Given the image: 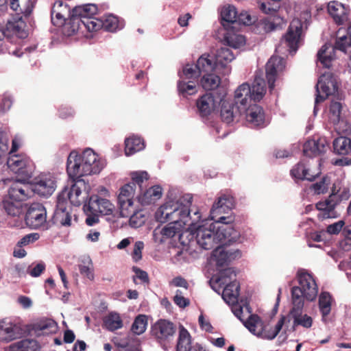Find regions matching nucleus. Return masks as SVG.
Returning <instances> with one entry per match:
<instances>
[{
	"mask_svg": "<svg viewBox=\"0 0 351 351\" xmlns=\"http://www.w3.org/2000/svg\"><path fill=\"white\" fill-rule=\"evenodd\" d=\"M234 217L232 215L219 217L208 227L198 226L193 233L198 245L203 250H208L219 245H228L236 242L240 237L239 231L234 229L232 222Z\"/></svg>",
	"mask_w": 351,
	"mask_h": 351,
	"instance_id": "1",
	"label": "nucleus"
},
{
	"mask_svg": "<svg viewBox=\"0 0 351 351\" xmlns=\"http://www.w3.org/2000/svg\"><path fill=\"white\" fill-rule=\"evenodd\" d=\"M298 280L300 286H295L291 289L293 307L290 315L293 319L292 330L295 331L298 326L305 328L312 326L313 319L306 314H302L304 306V298L313 301L317 295V287L313 276L305 271L298 272Z\"/></svg>",
	"mask_w": 351,
	"mask_h": 351,
	"instance_id": "2",
	"label": "nucleus"
},
{
	"mask_svg": "<svg viewBox=\"0 0 351 351\" xmlns=\"http://www.w3.org/2000/svg\"><path fill=\"white\" fill-rule=\"evenodd\" d=\"M344 53L351 52V25L347 29L340 27L336 32V38L333 46L324 45L317 53V60L322 66L329 69L335 60V51Z\"/></svg>",
	"mask_w": 351,
	"mask_h": 351,
	"instance_id": "3",
	"label": "nucleus"
},
{
	"mask_svg": "<svg viewBox=\"0 0 351 351\" xmlns=\"http://www.w3.org/2000/svg\"><path fill=\"white\" fill-rule=\"evenodd\" d=\"M232 312L250 332L258 337L269 340L274 339L278 335L286 320V317L282 315L275 328L272 330H267L263 321L258 315L251 314L246 320H244L241 317L243 308L240 306H234Z\"/></svg>",
	"mask_w": 351,
	"mask_h": 351,
	"instance_id": "4",
	"label": "nucleus"
},
{
	"mask_svg": "<svg viewBox=\"0 0 351 351\" xmlns=\"http://www.w3.org/2000/svg\"><path fill=\"white\" fill-rule=\"evenodd\" d=\"M266 93L265 80L257 74L252 86L247 83L240 85L234 92V100L237 104H248L252 101H259Z\"/></svg>",
	"mask_w": 351,
	"mask_h": 351,
	"instance_id": "5",
	"label": "nucleus"
},
{
	"mask_svg": "<svg viewBox=\"0 0 351 351\" xmlns=\"http://www.w3.org/2000/svg\"><path fill=\"white\" fill-rule=\"evenodd\" d=\"M176 330L173 322L160 319L152 326L150 334L165 350H167L173 344Z\"/></svg>",
	"mask_w": 351,
	"mask_h": 351,
	"instance_id": "6",
	"label": "nucleus"
},
{
	"mask_svg": "<svg viewBox=\"0 0 351 351\" xmlns=\"http://www.w3.org/2000/svg\"><path fill=\"white\" fill-rule=\"evenodd\" d=\"M315 88V105L324 101L330 95L334 96L338 100L343 99V94L339 90L336 76L330 72H326L319 77Z\"/></svg>",
	"mask_w": 351,
	"mask_h": 351,
	"instance_id": "7",
	"label": "nucleus"
},
{
	"mask_svg": "<svg viewBox=\"0 0 351 351\" xmlns=\"http://www.w3.org/2000/svg\"><path fill=\"white\" fill-rule=\"evenodd\" d=\"M191 202L192 197L189 195H187L186 197H183L182 199L178 200V204L176 205L169 221L182 228L185 226H189L191 228L192 226H194L195 225V221H198L201 216L199 211H195L194 213L195 217L192 219L189 209Z\"/></svg>",
	"mask_w": 351,
	"mask_h": 351,
	"instance_id": "8",
	"label": "nucleus"
},
{
	"mask_svg": "<svg viewBox=\"0 0 351 351\" xmlns=\"http://www.w3.org/2000/svg\"><path fill=\"white\" fill-rule=\"evenodd\" d=\"M7 165L11 171L17 174L23 181H27L32 176L35 169L33 161L25 154L9 156Z\"/></svg>",
	"mask_w": 351,
	"mask_h": 351,
	"instance_id": "9",
	"label": "nucleus"
},
{
	"mask_svg": "<svg viewBox=\"0 0 351 351\" xmlns=\"http://www.w3.org/2000/svg\"><path fill=\"white\" fill-rule=\"evenodd\" d=\"M239 114H245L246 121L252 128H263L265 126V116L263 108L256 104L241 105L237 104Z\"/></svg>",
	"mask_w": 351,
	"mask_h": 351,
	"instance_id": "10",
	"label": "nucleus"
},
{
	"mask_svg": "<svg viewBox=\"0 0 351 351\" xmlns=\"http://www.w3.org/2000/svg\"><path fill=\"white\" fill-rule=\"evenodd\" d=\"M225 97V94L214 93H207L201 96L196 101L199 115L202 117L210 115L216 108H217Z\"/></svg>",
	"mask_w": 351,
	"mask_h": 351,
	"instance_id": "11",
	"label": "nucleus"
},
{
	"mask_svg": "<svg viewBox=\"0 0 351 351\" xmlns=\"http://www.w3.org/2000/svg\"><path fill=\"white\" fill-rule=\"evenodd\" d=\"M34 194L36 193L42 197H49L53 194L56 188V181L53 176L50 173L40 174L31 182Z\"/></svg>",
	"mask_w": 351,
	"mask_h": 351,
	"instance_id": "12",
	"label": "nucleus"
},
{
	"mask_svg": "<svg viewBox=\"0 0 351 351\" xmlns=\"http://www.w3.org/2000/svg\"><path fill=\"white\" fill-rule=\"evenodd\" d=\"M113 204L107 199L93 195L89 197L87 203L84 205L85 213H98L108 215L112 213Z\"/></svg>",
	"mask_w": 351,
	"mask_h": 351,
	"instance_id": "13",
	"label": "nucleus"
},
{
	"mask_svg": "<svg viewBox=\"0 0 351 351\" xmlns=\"http://www.w3.org/2000/svg\"><path fill=\"white\" fill-rule=\"evenodd\" d=\"M25 222L31 228L37 229L44 226L47 221V211L39 203L32 204L25 215Z\"/></svg>",
	"mask_w": 351,
	"mask_h": 351,
	"instance_id": "14",
	"label": "nucleus"
},
{
	"mask_svg": "<svg viewBox=\"0 0 351 351\" xmlns=\"http://www.w3.org/2000/svg\"><path fill=\"white\" fill-rule=\"evenodd\" d=\"M53 223L64 226H71V215L69 210L66 198H64V193L59 194L57 197L56 208L52 217Z\"/></svg>",
	"mask_w": 351,
	"mask_h": 351,
	"instance_id": "15",
	"label": "nucleus"
},
{
	"mask_svg": "<svg viewBox=\"0 0 351 351\" xmlns=\"http://www.w3.org/2000/svg\"><path fill=\"white\" fill-rule=\"evenodd\" d=\"M81 158V162L86 172L87 176L99 173L104 167L103 162L98 158V156L91 149H85L82 154H79Z\"/></svg>",
	"mask_w": 351,
	"mask_h": 351,
	"instance_id": "16",
	"label": "nucleus"
},
{
	"mask_svg": "<svg viewBox=\"0 0 351 351\" xmlns=\"http://www.w3.org/2000/svg\"><path fill=\"white\" fill-rule=\"evenodd\" d=\"M34 195L31 183L21 180L14 182L8 190V197L11 199L17 200L21 203L27 200Z\"/></svg>",
	"mask_w": 351,
	"mask_h": 351,
	"instance_id": "17",
	"label": "nucleus"
},
{
	"mask_svg": "<svg viewBox=\"0 0 351 351\" xmlns=\"http://www.w3.org/2000/svg\"><path fill=\"white\" fill-rule=\"evenodd\" d=\"M72 184L70 191H62L60 194L64 193V198L66 196L69 198L70 202L76 206L81 205L83 198L81 197L82 192L88 193L90 186L88 183L86 182L84 180H74L71 179Z\"/></svg>",
	"mask_w": 351,
	"mask_h": 351,
	"instance_id": "18",
	"label": "nucleus"
},
{
	"mask_svg": "<svg viewBox=\"0 0 351 351\" xmlns=\"http://www.w3.org/2000/svg\"><path fill=\"white\" fill-rule=\"evenodd\" d=\"M285 66L282 58L278 56H272L265 65L266 78L269 88L272 90L275 87L277 76L283 71Z\"/></svg>",
	"mask_w": 351,
	"mask_h": 351,
	"instance_id": "19",
	"label": "nucleus"
},
{
	"mask_svg": "<svg viewBox=\"0 0 351 351\" xmlns=\"http://www.w3.org/2000/svg\"><path fill=\"white\" fill-rule=\"evenodd\" d=\"M338 204L336 199V194L332 192L328 198L323 201L318 202L315 207L319 211L317 218L320 221H323L329 218L337 217V213L335 207Z\"/></svg>",
	"mask_w": 351,
	"mask_h": 351,
	"instance_id": "20",
	"label": "nucleus"
},
{
	"mask_svg": "<svg viewBox=\"0 0 351 351\" xmlns=\"http://www.w3.org/2000/svg\"><path fill=\"white\" fill-rule=\"evenodd\" d=\"M302 32L301 22L299 20L292 21L282 39V42L289 48L290 51L295 52L298 50Z\"/></svg>",
	"mask_w": 351,
	"mask_h": 351,
	"instance_id": "21",
	"label": "nucleus"
},
{
	"mask_svg": "<svg viewBox=\"0 0 351 351\" xmlns=\"http://www.w3.org/2000/svg\"><path fill=\"white\" fill-rule=\"evenodd\" d=\"M342 105L340 101H332L329 106V118L335 125V129L339 134H347L350 131V127L341 119Z\"/></svg>",
	"mask_w": 351,
	"mask_h": 351,
	"instance_id": "22",
	"label": "nucleus"
},
{
	"mask_svg": "<svg viewBox=\"0 0 351 351\" xmlns=\"http://www.w3.org/2000/svg\"><path fill=\"white\" fill-rule=\"evenodd\" d=\"M82 165L80 155L77 152L72 151L66 161V173L70 179L83 180L82 178L87 176Z\"/></svg>",
	"mask_w": 351,
	"mask_h": 351,
	"instance_id": "23",
	"label": "nucleus"
},
{
	"mask_svg": "<svg viewBox=\"0 0 351 351\" xmlns=\"http://www.w3.org/2000/svg\"><path fill=\"white\" fill-rule=\"evenodd\" d=\"M71 14L70 8L67 4L60 0H57L51 8V22L55 26L62 27L64 25Z\"/></svg>",
	"mask_w": 351,
	"mask_h": 351,
	"instance_id": "24",
	"label": "nucleus"
},
{
	"mask_svg": "<svg viewBox=\"0 0 351 351\" xmlns=\"http://www.w3.org/2000/svg\"><path fill=\"white\" fill-rule=\"evenodd\" d=\"M329 143L325 137L310 139L303 145V153L306 156L313 158L325 153Z\"/></svg>",
	"mask_w": 351,
	"mask_h": 351,
	"instance_id": "25",
	"label": "nucleus"
},
{
	"mask_svg": "<svg viewBox=\"0 0 351 351\" xmlns=\"http://www.w3.org/2000/svg\"><path fill=\"white\" fill-rule=\"evenodd\" d=\"M328 12L338 25L349 22L350 8L341 3L330 1L328 5Z\"/></svg>",
	"mask_w": 351,
	"mask_h": 351,
	"instance_id": "26",
	"label": "nucleus"
},
{
	"mask_svg": "<svg viewBox=\"0 0 351 351\" xmlns=\"http://www.w3.org/2000/svg\"><path fill=\"white\" fill-rule=\"evenodd\" d=\"M218 268L228 265L230 261L241 256L239 250H226L220 245L213 252Z\"/></svg>",
	"mask_w": 351,
	"mask_h": 351,
	"instance_id": "27",
	"label": "nucleus"
},
{
	"mask_svg": "<svg viewBox=\"0 0 351 351\" xmlns=\"http://www.w3.org/2000/svg\"><path fill=\"white\" fill-rule=\"evenodd\" d=\"M30 19H25L24 16L16 15L12 20L8 21L5 27L8 37L15 35L19 38H25L27 36L25 31L26 23L30 22Z\"/></svg>",
	"mask_w": 351,
	"mask_h": 351,
	"instance_id": "28",
	"label": "nucleus"
},
{
	"mask_svg": "<svg viewBox=\"0 0 351 351\" xmlns=\"http://www.w3.org/2000/svg\"><path fill=\"white\" fill-rule=\"evenodd\" d=\"M22 328L16 324L5 321L0 322V341L8 343L20 338Z\"/></svg>",
	"mask_w": 351,
	"mask_h": 351,
	"instance_id": "29",
	"label": "nucleus"
},
{
	"mask_svg": "<svg viewBox=\"0 0 351 351\" xmlns=\"http://www.w3.org/2000/svg\"><path fill=\"white\" fill-rule=\"evenodd\" d=\"M234 204L233 197L223 195L219 197L210 210V215L213 220L218 219L217 216L221 213H226L232 209Z\"/></svg>",
	"mask_w": 351,
	"mask_h": 351,
	"instance_id": "30",
	"label": "nucleus"
},
{
	"mask_svg": "<svg viewBox=\"0 0 351 351\" xmlns=\"http://www.w3.org/2000/svg\"><path fill=\"white\" fill-rule=\"evenodd\" d=\"M92 22H88L87 19H82V18L78 16V14H75L73 13V10H72L71 14L70 16L67 19L66 25L69 28V34H74L79 30H82L83 29H86L88 32H93L90 26H92Z\"/></svg>",
	"mask_w": 351,
	"mask_h": 351,
	"instance_id": "31",
	"label": "nucleus"
},
{
	"mask_svg": "<svg viewBox=\"0 0 351 351\" xmlns=\"http://www.w3.org/2000/svg\"><path fill=\"white\" fill-rule=\"evenodd\" d=\"M182 228V227L169 221V223L160 230L156 229L154 231V241L159 243H162L166 239L172 238L177 234H180Z\"/></svg>",
	"mask_w": 351,
	"mask_h": 351,
	"instance_id": "32",
	"label": "nucleus"
},
{
	"mask_svg": "<svg viewBox=\"0 0 351 351\" xmlns=\"http://www.w3.org/2000/svg\"><path fill=\"white\" fill-rule=\"evenodd\" d=\"M137 198L141 205H149L154 204L162 196V188L159 186H154L144 192H140Z\"/></svg>",
	"mask_w": 351,
	"mask_h": 351,
	"instance_id": "33",
	"label": "nucleus"
},
{
	"mask_svg": "<svg viewBox=\"0 0 351 351\" xmlns=\"http://www.w3.org/2000/svg\"><path fill=\"white\" fill-rule=\"evenodd\" d=\"M119 25V20L117 17L113 15L106 16L104 20L98 19L93 21L92 26H90L93 32H96L101 29H104L108 32H114Z\"/></svg>",
	"mask_w": 351,
	"mask_h": 351,
	"instance_id": "34",
	"label": "nucleus"
},
{
	"mask_svg": "<svg viewBox=\"0 0 351 351\" xmlns=\"http://www.w3.org/2000/svg\"><path fill=\"white\" fill-rule=\"evenodd\" d=\"M73 10L75 14H78L82 19H84V18H86L88 22L95 21L98 19V18L95 16L98 12V8L96 4L88 3L77 5L75 6Z\"/></svg>",
	"mask_w": 351,
	"mask_h": 351,
	"instance_id": "35",
	"label": "nucleus"
},
{
	"mask_svg": "<svg viewBox=\"0 0 351 351\" xmlns=\"http://www.w3.org/2000/svg\"><path fill=\"white\" fill-rule=\"evenodd\" d=\"M309 171V169L304 162H299L291 169L290 174L294 179L301 180H306L311 182L315 180L319 174V173L311 174Z\"/></svg>",
	"mask_w": 351,
	"mask_h": 351,
	"instance_id": "36",
	"label": "nucleus"
},
{
	"mask_svg": "<svg viewBox=\"0 0 351 351\" xmlns=\"http://www.w3.org/2000/svg\"><path fill=\"white\" fill-rule=\"evenodd\" d=\"M234 59L232 51L227 47H223L217 50L215 55V64L221 68L226 69V73L228 74L230 69L226 66Z\"/></svg>",
	"mask_w": 351,
	"mask_h": 351,
	"instance_id": "37",
	"label": "nucleus"
},
{
	"mask_svg": "<svg viewBox=\"0 0 351 351\" xmlns=\"http://www.w3.org/2000/svg\"><path fill=\"white\" fill-rule=\"evenodd\" d=\"M221 104V117L223 122L230 123L232 122L239 114L241 115L237 108L238 105L236 103L235 106L233 104L224 100L223 98Z\"/></svg>",
	"mask_w": 351,
	"mask_h": 351,
	"instance_id": "38",
	"label": "nucleus"
},
{
	"mask_svg": "<svg viewBox=\"0 0 351 351\" xmlns=\"http://www.w3.org/2000/svg\"><path fill=\"white\" fill-rule=\"evenodd\" d=\"M222 298L228 304H234L237 302L239 295V284L237 280H233L225 284Z\"/></svg>",
	"mask_w": 351,
	"mask_h": 351,
	"instance_id": "39",
	"label": "nucleus"
},
{
	"mask_svg": "<svg viewBox=\"0 0 351 351\" xmlns=\"http://www.w3.org/2000/svg\"><path fill=\"white\" fill-rule=\"evenodd\" d=\"M195 68L197 69L200 73H210L215 69H218L219 66L215 64V56L213 57L208 54H203L197 60Z\"/></svg>",
	"mask_w": 351,
	"mask_h": 351,
	"instance_id": "40",
	"label": "nucleus"
},
{
	"mask_svg": "<svg viewBox=\"0 0 351 351\" xmlns=\"http://www.w3.org/2000/svg\"><path fill=\"white\" fill-rule=\"evenodd\" d=\"M10 348L11 351H40V346L37 341L25 339L12 343Z\"/></svg>",
	"mask_w": 351,
	"mask_h": 351,
	"instance_id": "41",
	"label": "nucleus"
},
{
	"mask_svg": "<svg viewBox=\"0 0 351 351\" xmlns=\"http://www.w3.org/2000/svg\"><path fill=\"white\" fill-rule=\"evenodd\" d=\"M125 153L130 156L142 150L145 147L143 140L138 136H132L125 141Z\"/></svg>",
	"mask_w": 351,
	"mask_h": 351,
	"instance_id": "42",
	"label": "nucleus"
},
{
	"mask_svg": "<svg viewBox=\"0 0 351 351\" xmlns=\"http://www.w3.org/2000/svg\"><path fill=\"white\" fill-rule=\"evenodd\" d=\"M334 152L339 155H347L351 152V139L339 136L333 141Z\"/></svg>",
	"mask_w": 351,
	"mask_h": 351,
	"instance_id": "43",
	"label": "nucleus"
},
{
	"mask_svg": "<svg viewBox=\"0 0 351 351\" xmlns=\"http://www.w3.org/2000/svg\"><path fill=\"white\" fill-rule=\"evenodd\" d=\"M132 181L128 184H131L133 188L136 189L137 185L139 192H142L143 188L147 187V183L149 179L148 173L145 171H134L130 173Z\"/></svg>",
	"mask_w": 351,
	"mask_h": 351,
	"instance_id": "44",
	"label": "nucleus"
},
{
	"mask_svg": "<svg viewBox=\"0 0 351 351\" xmlns=\"http://www.w3.org/2000/svg\"><path fill=\"white\" fill-rule=\"evenodd\" d=\"M104 326L110 331H114L123 327V321L119 313L111 312L104 318Z\"/></svg>",
	"mask_w": 351,
	"mask_h": 351,
	"instance_id": "45",
	"label": "nucleus"
},
{
	"mask_svg": "<svg viewBox=\"0 0 351 351\" xmlns=\"http://www.w3.org/2000/svg\"><path fill=\"white\" fill-rule=\"evenodd\" d=\"M191 335L189 331L182 326L179 331V337L176 345V351L191 350Z\"/></svg>",
	"mask_w": 351,
	"mask_h": 351,
	"instance_id": "46",
	"label": "nucleus"
},
{
	"mask_svg": "<svg viewBox=\"0 0 351 351\" xmlns=\"http://www.w3.org/2000/svg\"><path fill=\"white\" fill-rule=\"evenodd\" d=\"M3 206L8 215L10 216H19L23 210V204L21 202L11 199L9 197L3 200Z\"/></svg>",
	"mask_w": 351,
	"mask_h": 351,
	"instance_id": "47",
	"label": "nucleus"
},
{
	"mask_svg": "<svg viewBox=\"0 0 351 351\" xmlns=\"http://www.w3.org/2000/svg\"><path fill=\"white\" fill-rule=\"evenodd\" d=\"M221 84L220 77L213 73L204 74L201 79L202 88L207 90H213L218 88Z\"/></svg>",
	"mask_w": 351,
	"mask_h": 351,
	"instance_id": "48",
	"label": "nucleus"
},
{
	"mask_svg": "<svg viewBox=\"0 0 351 351\" xmlns=\"http://www.w3.org/2000/svg\"><path fill=\"white\" fill-rule=\"evenodd\" d=\"M319 308L322 315V319L326 322V317L331 311V296L328 293H322L319 298Z\"/></svg>",
	"mask_w": 351,
	"mask_h": 351,
	"instance_id": "49",
	"label": "nucleus"
},
{
	"mask_svg": "<svg viewBox=\"0 0 351 351\" xmlns=\"http://www.w3.org/2000/svg\"><path fill=\"white\" fill-rule=\"evenodd\" d=\"M130 216L129 224L134 228L141 227L147 219L146 212L143 209H136Z\"/></svg>",
	"mask_w": 351,
	"mask_h": 351,
	"instance_id": "50",
	"label": "nucleus"
},
{
	"mask_svg": "<svg viewBox=\"0 0 351 351\" xmlns=\"http://www.w3.org/2000/svg\"><path fill=\"white\" fill-rule=\"evenodd\" d=\"M56 324L53 320L47 319L41 321L34 325L33 329L38 334L40 332L43 334H49L55 332Z\"/></svg>",
	"mask_w": 351,
	"mask_h": 351,
	"instance_id": "51",
	"label": "nucleus"
},
{
	"mask_svg": "<svg viewBox=\"0 0 351 351\" xmlns=\"http://www.w3.org/2000/svg\"><path fill=\"white\" fill-rule=\"evenodd\" d=\"M238 12L233 5L225 6L221 9V18L222 21L228 23H234L237 22Z\"/></svg>",
	"mask_w": 351,
	"mask_h": 351,
	"instance_id": "52",
	"label": "nucleus"
},
{
	"mask_svg": "<svg viewBox=\"0 0 351 351\" xmlns=\"http://www.w3.org/2000/svg\"><path fill=\"white\" fill-rule=\"evenodd\" d=\"M224 42L229 47L239 49L245 44V38L240 34H228L224 37Z\"/></svg>",
	"mask_w": 351,
	"mask_h": 351,
	"instance_id": "53",
	"label": "nucleus"
},
{
	"mask_svg": "<svg viewBox=\"0 0 351 351\" xmlns=\"http://www.w3.org/2000/svg\"><path fill=\"white\" fill-rule=\"evenodd\" d=\"M147 325V316L145 315H138L134 319L131 330L135 335H141L145 330Z\"/></svg>",
	"mask_w": 351,
	"mask_h": 351,
	"instance_id": "54",
	"label": "nucleus"
},
{
	"mask_svg": "<svg viewBox=\"0 0 351 351\" xmlns=\"http://www.w3.org/2000/svg\"><path fill=\"white\" fill-rule=\"evenodd\" d=\"M233 280H236V273L232 268L219 269V276L217 278V282L219 284L225 285Z\"/></svg>",
	"mask_w": 351,
	"mask_h": 351,
	"instance_id": "55",
	"label": "nucleus"
},
{
	"mask_svg": "<svg viewBox=\"0 0 351 351\" xmlns=\"http://www.w3.org/2000/svg\"><path fill=\"white\" fill-rule=\"evenodd\" d=\"M134 193L135 189L133 186L131 184H125L120 189L117 198L118 202L133 200Z\"/></svg>",
	"mask_w": 351,
	"mask_h": 351,
	"instance_id": "56",
	"label": "nucleus"
},
{
	"mask_svg": "<svg viewBox=\"0 0 351 351\" xmlns=\"http://www.w3.org/2000/svg\"><path fill=\"white\" fill-rule=\"evenodd\" d=\"M10 8L12 10L16 12V15L24 16L25 19H28L31 17L32 13H27V0L20 4L19 0H10Z\"/></svg>",
	"mask_w": 351,
	"mask_h": 351,
	"instance_id": "57",
	"label": "nucleus"
},
{
	"mask_svg": "<svg viewBox=\"0 0 351 351\" xmlns=\"http://www.w3.org/2000/svg\"><path fill=\"white\" fill-rule=\"evenodd\" d=\"M178 89L180 93L184 96L186 95H192L197 92L195 83L191 81H189L188 82L179 81L178 83Z\"/></svg>",
	"mask_w": 351,
	"mask_h": 351,
	"instance_id": "58",
	"label": "nucleus"
},
{
	"mask_svg": "<svg viewBox=\"0 0 351 351\" xmlns=\"http://www.w3.org/2000/svg\"><path fill=\"white\" fill-rule=\"evenodd\" d=\"M177 204L178 201H169L162 205L158 210V213H160L161 215V218H162L167 222L169 221Z\"/></svg>",
	"mask_w": 351,
	"mask_h": 351,
	"instance_id": "59",
	"label": "nucleus"
},
{
	"mask_svg": "<svg viewBox=\"0 0 351 351\" xmlns=\"http://www.w3.org/2000/svg\"><path fill=\"white\" fill-rule=\"evenodd\" d=\"M79 270L80 274L86 276L89 280L94 279L93 267L90 259L88 258L82 261L79 265Z\"/></svg>",
	"mask_w": 351,
	"mask_h": 351,
	"instance_id": "60",
	"label": "nucleus"
},
{
	"mask_svg": "<svg viewBox=\"0 0 351 351\" xmlns=\"http://www.w3.org/2000/svg\"><path fill=\"white\" fill-rule=\"evenodd\" d=\"M119 209L120 215L122 217H128L132 213H134L136 208L134 204L133 200H128L125 202H118Z\"/></svg>",
	"mask_w": 351,
	"mask_h": 351,
	"instance_id": "61",
	"label": "nucleus"
},
{
	"mask_svg": "<svg viewBox=\"0 0 351 351\" xmlns=\"http://www.w3.org/2000/svg\"><path fill=\"white\" fill-rule=\"evenodd\" d=\"M328 178L324 177L319 182L313 184L311 189L315 194H324L328 191V183L326 182Z\"/></svg>",
	"mask_w": 351,
	"mask_h": 351,
	"instance_id": "62",
	"label": "nucleus"
},
{
	"mask_svg": "<svg viewBox=\"0 0 351 351\" xmlns=\"http://www.w3.org/2000/svg\"><path fill=\"white\" fill-rule=\"evenodd\" d=\"M132 271L134 272L135 276L133 277V280L135 284H137L136 279L140 280L141 283L143 284H149V279L148 276V274L140 268L134 266L132 267Z\"/></svg>",
	"mask_w": 351,
	"mask_h": 351,
	"instance_id": "63",
	"label": "nucleus"
},
{
	"mask_svg": "<svg viewBox=\"0 0 351 351\" xmlns=\"http://www.w3.org/2000/svg\"><path fill=\"white\" fill-rule=\"evenodd\" d=\"M275 18L267 17L260 21V24L265 32L275 30L278 25L275 23Z\"/></svg>",
	"mask_w": 351,
	"mask_h": 351,
	"instance_id": "64",
	"label": "nucleus"
}]
</instances>
